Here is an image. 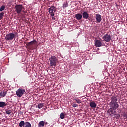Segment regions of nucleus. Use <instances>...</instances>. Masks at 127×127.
<instances>
[{
	"mask_svg": "<svg viewBox=\"0 0 127 127\" xmlns=\"http://www.w3.org/2000/svg\"><path fill=\"white\" fill-rule=\"evenodd\" d=\"M111 102L109 103L110 108L114 110H117L118 112H121V110L118 108H119V104L117 102V101H118L117 97L113 96L111 97Z\"/></svg>",
	"mask_w": 127,
	"mask_h": 127,
	"instance_id": "obj_1",
	"label": "nucleus"
},
{
	"mask_svg": "<svg viewBox=\"0 0 127 127\" xmlns=\"http://www.w3.org/2000/svg\"><path fill=\"white\" fill-rule=\"evenodd\" d=\"M16 33H10L5 36V39L6 41H11L13 40V39L16 38Z\"/></svg>",
	"mask_w": 127,
	"mask_h": 127,
	"instance_id": "obj_2",
	"label": "nucleus"
},
{
	"mask_svg": "<svg viewBox=\"0 0 127 127\" xmlns=\"http://www.w3.org/2000/svg\"><path fill=\"white\" fill-rule=\"evenodd\" d=\"M51 67H56L57 62V58L55 56H51L49 58Z\"/></svg>",
	"mask_w": 127,
	"mask_h": 127,
	"instance_id": "obj_3",
	"label": "nucleus"
},
{
	"mask_svg": "<svg viewBox=\"0 0 127 127\" xmlns=\"http://www.w3.org/2000/svg\"><path fill=\"white\" fill-rule=\"evenodd\" d=\"M117 113H118L119 114L120 111H117L116 109H114L113 108H110L108 110H107V114L109 115L110 117H113V116H115V115H117Z\"/></svg>",
	"mask_w": 127,
	"mask_h": 127,
	"instance_id": "obj_4",
	"label": "nucleus"
},
{
	"mask_svg": "<svg viewBox=\"0 0 127 127\" xmlns=\"http://www.w3.org/2000/svg\"><path fill=\"white\" fill-rule=\"evenodd\" d=\"M15 11L18 14H20L22 12L23 6L22 5H16L15 7Z\"/></svg>",
	"mask_w": 127,
	"mask_h": 127,
	"instance_id": "obj_5",
	"label": "nucleus"
},
{
	"mask_svg": "<svg viewBox=\"0 0 127 127\" xmlns=\"http://www.w3.org/2000/svg\"><path fill=\"white\" fill-rule=\"evenodd\" d=\"M24 93H25V89L19 88L16 91V94L17 97H19V98H21L22 95H24Z\"/></svg>",
	"mask_w": 127,
	"mask_h": 127,
	"instance_id": "obj_6",
	"label": "nucleus"
},
{
	"mask_svg": "<svg viewBox=\"0 0 127 127\" xmlns=\"http://www.w3.org/2000/svg\"><path fill=\"white\" fill-rule=\"evenodd\" d=\"M56 11V8L54 6H51V7L49 8V12L50 15L52 16V17H53L55 14H54V12Z\"/></svg>",
	"mask_w": 127,
	"mask_h": 127,
	"instance_id": "obj_7",
	"label": "nucleus"
},
{
	"mask_svg": "<svg viewBox=\"0 0 127 127\" xmlns=\"http://www.w3.org/2000/svg\"><path fill=\"white\" fill-rule=\"evenodd\" d=\"M102 38L103 39V41L106 42H110L112 39V37L111 35L106 34L103 36Z\"/></svg>",
	"mask_w": 127,
	"mask_h": 127,
	"instance_id": "obj_8",
	"label": "nucleus"
},
{
	"mask_svg": "<svg viewBox=\"0 0 127 127\" xmlns=\"http://www.w3.org/2000/svg\"><path fill=\"white\" fill-rule=\"evenodd\" d=\"M95 45L96 47H101V46H103L104 45H103L102 42L100 41V40H97L95 42Z\"/></svg>",
	"mask_w": 127,
	"mask_h": 127,
	"instance_id": "obj_9",
	"label": "nucleus"
},
{
	"mask_svg": "<svg viewBox=\"0 0 127 127\" xmlns=\"http://www.w3.org/2000/svg\"><path fill=\"white\" fill-rule=\"evenodd\" d=\"M96 17V21L98 23H100L101 22V21H102V16H101V15L100 14H96L95 15Z\"/></svg>",
	"mask_w": 127,
	"mask_h": 127,
	"instance_id": "obj_10",
	"label": "nucleus"
},
{
	"mask_svg": "<svg viewBox=\"0 0 127 127\" xmlns=\"http://www.w3.org/2000/svg\"><path fill=\"white\" fill-rule=\"evenodd\" d=\"M75 17L76 19H77V20H78V21H80V20H82L83 16L82 15V14L80 13H78L75 15Z\"/></svg>",
	"mask_w": 127,
	"mask_h": 127,
	"instance_id": "obj_11",
	"label": "nucleus"
},
{
	"mask_svg": "<svg viewBox=\"0 0 127 127\" xmlns=\"http://www.w3.org/2000/svg\"><path fill=\"white\" fill-rule=\"evenodd\" d=\"M37 43V41L35 40H33V41L30 42H27L26 43L27 46H30L31 45H33L34 44H36Z\"/></svg>",
	"mask_w": 127,
	"mask_h": 127,
	"instance_id": "obj_12",
	"label": "nucleus"
},
{
	"mask_svg": "<svg viewBox=\"0 0 127 127\" xmlns=\"http://www.w3.org/2000/svg\"><path fill=\"white\" fill-rule=\"evenodd\" d=\"M7 94V91L4 90L3 91H1L0 93V97H2V98L4 97L6 95V94Z\"/></svg>",
	"mask_w": 127,
	"mask_h": 127,
	"instance_id": "obj_13",
	"label": "nucleus"
},
{
	"mask_svg": "<svg viewBox=\"0 0 127 127\" xmlns=\"http://www.w3.org/2000/svg\"><path fill=\"white\" fill-rule=\"evenodd\" d=\"M82 16L85 19L89 18V14L87 12H84L82 13Z\"/></svg>",
	"mask_w": 127,
	"mask_h": 127,
	"instance_id": "obj_14",
	"label": "nucleus"
},
{
	"mask_svg": "<svg viewBox=\"0 0 127 127\" xmlns=\"http://www.w3.org/2000/svg\"><path fill=\"white\" fill-rule=\"evenodd\" d=\"M89 105L91 108H95L96 107H97V103H95L94 101L90 102L89 103Z\"/></svg>",
	"mask_w": 127,
	"mask_h": 127,
	"instance_id": "obj_15",
	"label": "nucleus"
},
{
	"mask_svg": "<svg viewBox=\"0 0 127 127\" xmlns=\"http://www.w3.org/2000/svg\"><path fill=\"white\" fill-rule=\"evenodd\" d=\"M6 106H7L6 103L3 101L0 102V108H4V107H6Z\"/></svg>",
	"mask_w": 127,
	"mask_h": 127,
	"instance_id": "obj_16",
	"label": "nucleus"
},
{
	"mask_svg": "<svg viewBox=\"0 0 127 127\" xmlns=\"http://www.w3.org/2000/svg\"><path fill=\"white\" fill-rule=\"evenodd\" d=\"M44 125H45V122L43 121H40L38 124V127H44Z\"/></svg>",
	"mask_w": 127,
	"mask_h": 127,
	"instance_id": "obj_17",
	"label": "nucleus"
},
{
	"mask_svg": "<svg viewBox=\"0 0 127 127\" xmlns=\"http://www.w3.org/2000/svg\"><path fill=\"white\" fill-rule=\"evenodd\" d=\"M24 127H32L31 124H30L29 122H26L24 125Z\"/></svg>",
	"mask_w": 127,
	"mask_h": 127,
	"instance_id": "obj_18",
	"label": "nucleus"
},
{
	"mask_svg": "<svg viewBox=\"0 0 127 127\" xmlns=\"http://www.w3.org/2000/svg\"><path fill=\"white\" fill-rule=\"evenodd\" d=\"M25 125V122L23 121H21V122H20V123H19V126L20 127H24V125Z\"/></svg>",
	"mask_w": 127,
	"mask_h": 127,
	"instance_id": "obj_19",
	"label": "nucleus"
},
{
	"mask_svg": "<svg viewBox=\"0 0 127 127\" xmlns=\"http://www.w3.org/2000/svg\"><path fill=\"white\" fill-rule=\"evenodd\" d=\"M60 119H65V114H64V113L63 112L61 113L60 115Z\"/></svg>",
	"mask_w": 127,
	"mask_h": 127,
	"instance_id": "obj_20",
	"label": "nucleus"
},
{
	"mask_svg": "<svg viewBox=\"0 0 127 127\" xmlns=\"http://www.w3.org/2000/svg\"><path fill=\"white\" fill-rule=\"evenodd\" d=\"M69 6V5L68 4V2H65L63 4V8H66V7H68Z\"/></svg>",
	"mask_w": 127,
	"mask_h": 127,
	"instance_id": "obj_21",
	"label": "nucleus"
},
{
	"mask_svg": "<svg viewBox=\"0 0 127 127\" xmlns=\"http://www.w3.org/2000/svg\"><path fill=\"white\" fill-rule=\"evenodd\" d=\"M44 106V103H39L38 104V109H41V108H43V106Z\"/></svg>",
	"mask_w": 127,
	"mask_h": 127,
	"instance_id": "obj_22",
	"label": "nucleus"
},
{
	"mask_svg": "<svg viewBox=\"0 0 127 127\" xmlns=\"http://www.w3.org/2000/svg\"><path fill=\"white\" fill-rule=\"evenodd\" d=\"M5 114H7V115H10L11 113H12V110H5Z\"/></svg>",
	"mask_w": 127,
	"mask_h": 127,
	"instance_id": "obj_23",
	"label": "nucleus"
},
{
	"mask_svg": "<svg viewBox=\"0 0 127 127\" xmlns=\"http://www.w3.org/2000/svg\"><path fill=\"white\" fill-rule=\"evenodd\" d=\"M4 15V13L3 12L0 13V20H1V19H2V17H3Z\"/></svg>",
	"mask_w": 127,
	"mask_h": 127,
	"instance_id": "obj_24",
	"label": "nucleus"
},
{
	"mask_svg": "<svg viewBox=\"0 0 127 127\" xmlns=\"http://www.w3.org/2000/svg\"><path fill=\"white\" fill-rule=\"evenodd\" d=\"M5 9V6L2 5L0 8V11H3Z\"/></svg>",
	"mask_w": 127,
	"mask_h": 127,
	"instance_id": "obj_25",
	"label": "nucleus"
},
{
	"mask_svg": "<svg viewBox=\"0 0 127 127\" xmlns=\"http://www.w3.org/2000/svg\"><path fill=\"white\" fill-rule=\"evenodd\" d=\"M123 118L124 119V120H125L126 121H127V113H124V114L123 115Z\"/></svg>",
	"mask_w": 127,
	"mask_h": 127,
	"instance_id": "obj_26",
	"label": "nucleus"
},
{
	"mask_svg": "<svg viewBox=\"0 0 127 127\" xmlns=\"http://www.w3.org/2000/svg\"><path fill=\"white\" fill-rule=\"evenodd\" d=\"M76 103H77V104H81V103H82V102L81 101V100L79 99H75Z\"/></svg>",
	"mask_w": 127,
	"mask_h": 127,
	"instance_id": "obj_27",
	"label": "nucleus"
},
{
	"mask_svg": "<svg viewBox=\"0 0 127 127\" xmlns=\"http://www.w3.org/2000/svg\"><path fill=\"white\" fill-rule=\"evenodd\" d=\"M72 107H73V108H76V107H78V104L74 103L72 105Z\"/></svg>",
	"mask_w": 127,
	"mask_h": 127,
	"instance_id": "obj_28",
	"label": "nucleus"
},
{
	"mask_svg": "<svg viewBox=\"0 0 127 127\" xmlns=\"http://www.w3.org/2000/svg\"><path fill=\"white\" fill-rule=\"evenodd\" d=\"M52 19L53 20H55V18H54V17H52Z\"/></svg>",
	"mask_w": 127,
	"mask_h": 127,
	"instance_id": "obj_29",
	"label": "nucleus"
}]
</instances>
